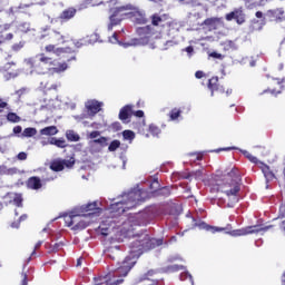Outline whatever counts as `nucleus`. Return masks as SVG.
<instances>
[{
  "label": "nucleus",
  "instance_id": "obj_1",
  "mask_svg": "<svg viewBox=\"0 0 285 285\" xmlns=\"http://www.w3.org/2000/svg\"><path fill=\"white\" fill-rule=\"evenodd\" d=\"M164 240L161 238H150L148 235L144 236L141 240L135 243L131 255L127 256L122 264L114 272L108 275L96 279L95 285H119L124 284V278L135 264H137V258L141 255V250H151V248H157L161 246Z\"/></svg>",
  "mask_w": 285,
  "mask_h": 285
},
{
  "label": "nucleus",
  "instance_id": "obj_2",
  "mask_svg": "<svg viewBox=\"0 0 285 285\" xmlns=\"http://www.w3.org/2000/svg\"><path fill=\"white\" fill-rule=\"evenodd\" d=\"M27 75H47V72H66L68 63L58 62L46 53H39L32 58L24 59Z\"/></svg>",
  "mask_w": 285,
  "mask_h": 285
},
{
  "label": "nucleus",
  "instance_id": "obj_3",
  "mask_svg": "<svg viewBox=\"0 0 285 285\" xmlns=\"http://www.w3.org/2000/svg\"><path fill=\"white\" fill-rule=\"evenodd\" d=\"M144 199H146V193L139 188H134L122 196V200L111 204L109 213H111V217H117L126 213V210L135 208V206H137L139 202H144Z\"/></svg>",
  "mask_w": 285,
  "mask_h": 285
},
{
  "label": "nucleus",
  "instance_id": "obj_4",
  "mask_svg": "<svg viewBox=\"0 0 285 285\" xmlns=\"http://www.w3.org/2000/svg\"><path fill=\"white\" fill-rule=\"evenodd\" d=\"M226 179V183H216V190L226 194V196L232 200L229 207L233 208V204H237V202H239L237 193H239L240 190L239 184L242 181V178L239 177L237 169L233 168L230 173H228Z\"/></svg>",
  "mask_w": 285,
  "mask_h": 285
},
{
  "label": "nucleus",
  "instance_id": "obj_5",
  "mask_svg": "<svg viewBox=\"0 0 285 285\" xmlns=\"http://www.w3.org/2000/svg\"><path fill=\"white\" fill-rule=\"evenodd\" d=\"M135 226H137V220L135 217H129L126 222L121 224V226L116 225L115 220L108 218L102 222L99 226L101 235H110V233H115V230H120L121 235H128L130 230H135Z\"/></svg>",
  "mask_w": 285,
  "mask_h": 285
},
{
  "label": "nucleus",
  "instance_id": "obj_6",
  "mask_svg": "<svg viewBox=\"0 0 285 285\" xmlns=\"http://www.w3.org/2000/svg\"><path fill=\"white\" fill-rule=\"evenodd\" d=\"M117 14H124L134 19L136 23H146V13L141 11L138 7L132 4H126L117 8Z\"/></svg>",
  "mask_w": 285,
  "mask_h": 285
},
{
  "label": "nucleus",
  "instance_id": "obj_7",
  "mask_svg": "<svg viewBox=\"0 0 285 285\" xmlns=\"http://www.w3.org/2000/svg\"><path fill=\"white\" fill-rule=\"evenodd\" d=\"M272 226H249L240 229H234L232 232H227V235H230L232 237H244V235H253L257 233H262L264 235L266 230H271Z\"/></svg>",
  "mask_w": 285,
  "mask_h": 285
},
{
  "label": "nucleus",
  "instance_id": "obj_8",
  "mask_svg": "<svg viewBox=\"0 0 285 285\" xmlns=\"http://www.w3.org/2000/svg\"><path fill=\"white\" fill-rule=\"evenodd\" d=\"M75 166V158H69V159H58L51 163V170H55L56 173H60V170H63V168H72Z\"/></svg>",
  "mask_w": 285,
  "mask_h": 285
},
{
  "label": "nucleus",
  "instance_id": "obj_9",
  "mask_svg": "<svg viewBox=\"0 0 285 285\" xmlns=\"http://www.w3.org/2000/svg\"><path fill=\"white\" fill-rule=\"evenodd\" d=\"M101 203L94 202L81 207L82 213H88V217H99V213H101V207H99Z\"/></svg>",
  "mask_w": 285,
  "mask_h": 285
},
{
  "label": "nucleus",
  "instance_id": "obj_10",
  "mask_svg": "<svg viewBox=\"0 0 285 285\" xmlns=\"http://www.w3.org/2000/svg\"><path fill=\"white\" fill-rule=\"evenodd\" d=\"M233 19L242 26L244 21H246V17L244 16V10L242 8L235 9L234 11L226 14L227 21H233Z\"/></svg>",
  "mask_w": 285,
  "mask_h": 285
},
{
  "label": "nucleus",
  "instance_id": "obj_11",
  "mask_svg": "<svg viewBox=\"0 0 285 285\" xmlns=\"http://www.w3.org/2000/svg\"><path fill=\"white\" fill-rule=\"evenodd\" d=\"M45 51L48 52V55H56V57H61L62 55L72 52V49L70 47L59 48L55 45H47L45 47Z\"/></svg>",
  "mask_w": 285,
  "mask_h": 285
},
{
  "label": "nucleus",
  "instance_id": "obj_12",
  "mask_svg": "<svg viewBox=\"0 0 285 285\" xmlns=\"http://www.w3.org/2000/svg\"><path fill=\"white\" fill-rule=\"evenodd\" d=\"M85 106L87 108L88 115H90V117H95L97 112L101 111V106H104V102L92 99L88 100Z\"/></svg>",
  "mask_w": 285,
  "mask_h": 285
},
{
  "label": "nucleus",
  "instance_id": "obj_13",
  "mask_svg": "<svg viewBox=\"0 0 285 285\" xmlns=\"http://www.w3.org/2000/svg\"><path fill=\"white\" fill-rule=\"evenodd\" d=\"M132 105H126L125 107H122L119 112V119L121 121H128L130 115H132Z\"/></svg>",
  "mask_w": 285,
  "mask_h": 285
},
{
  "label": "nucleus",
  "instance_id": "obj_14",
  "mask_svg": "<svg viewBox=\"0 0 285 285\" xmlns=\"http://www.w3.org/2000/svg\"><path fill=\"white\" fill-rule=\"evenodd\" d=\"M81 216L82 215H75V214H70V215H66L65 216V223L67 224V226L69 227V228H73V226L76 225V224H79V220L81 219Z\"/></svg>",
  "mask_w": 285,
  "mask_h": 285
},
{
  "label": "nucleus",
  "instance_id": "obj_15",
  "mask_svg": "<svg viewBox=\"0 0 285 285\" xmlns=\"http://www.w3.org/2000/svg\"><path fill=\"white\" fill-rule=\"evenodd\" d=\"M196 226H198L200 228V230H207V232L213 233V234L223 233V230H224V227L210 226V225H208L204 222L196 224Z\"/></svg>",
  "mask_w": 285,
  "mask_h": 285
},
{
  "label": "nucleus",
  "instance_id": "obj_16",
  "mask_svg": "<svg viewBox=\"0 0 285 285\" xmlns=\"http://www.w3.org/2000/svg\"><path fill=\"white\" fill-rule=\"evenodd\" d=\"M219 23V20L215 18H208L204 21V29L205 30H217V26Z\"/></svg>",
  "mask_w": 285,
  "mask_h": 285
},
{
  "label": "nucleus",
  "instance_id": "obj_17",
  "mask_svg": "<svg viewBox=\"0 0 285 285\" xmlns=\"http://www.w3.org/2000/svg\"><path fill=\"white\" fill-rule=\"evenodd\" d=\"M50 39L52 43H66V40L68 39V37L59 33L58 31H53L50 35Z\"/></svg>",
  "mask_w": 285,
  "mask_h": 285
},
{
  "label": "nucleus",
  "instance_id": "obj_18",
  "mask_svg": "<svg viewBox=\"0 0 285 285\" xmlns=\"http://www.w3.org/2000/svg\"><path fill=\"white\" fill-rule=\"evenodd\" d=\"M27 186L28 188H31V190H39V188H41V179H39V177H31L29 178Z\"/></svg>",
  "mask_w": 285,
  "mask_h": 285
},
{
  "label": "nucleus",
  "instance_id": "obj_19",
  "mask_svg": "<svg viewBox=\"0 0 285 285\" xmlns=\"http://www.w3.org/2000/svg\"><path fill=\"white\" fill-rule=\"evenodd\" d=\"M75 14H77V10L75 8H69L62 11L60 19H62V21H70Z\"/></svg>",
  "mask_w": 285,
  "mask_h": 285
},
{
  "label": "nucleus",
  "instance_id": "obj_20",
  "mask_svg": "<svg viewBox=\"0 0 285 285\" xmlns=\"http://www.w3.org/2000/svg\"><path fill=\"white\" fill-rule=\"evenodd\" d=\"M148 43V36L145 38H140V39H134L127 43H124V48H130V46H144Z\"/></svg>",
  "mask_w": 285,
  "mask_h": 285
},
{
  "label": "nucleus",
  "instance_id": "obj_21",
  "mask_svg": "<svg viewBox=\"0 0 285 285\" xmlns=\"http://www.w3.org/2000/svg\"><path fill=\"white\" fill-rule=\"evenodd\" d=\"M106 255L107 257H110V259H117V257L121 255V252L119 250V247L114 246L107 249Z\"/></svg>",
  "mask_w": 285,
  "mask_h": 285
},
{
  "label": "nucleus",
  "instance_id": "obj_22",
  "mask_svg": "<svg viewBox=\"0 0 285 285\" xmlns=\"http://www.w3.org/2000/svg\"><path fill=\"white\" fill-rule=\"evenodd\" d=\"M57 132H59V130L55 126H49L40 130V135H45L47 137L57 135Z\"/></svg>",
  "mask_w": 285,
  "mask_h": 285
},
{
  "label": "nucleus",
  "instance_id": "obj_23",
  "mask_svg": "<svg viewBox=\"0 0 285 285\" xmlns=\"http://www.w3.org/2000/svg\"><path fill=\"white\" fill-rule=\"evenodd\" d=\"M262 170H263L266 181H272V179H275V174H273V171H271V168L268 166L264 165L262 167Z\"/></svg>",
  "mask_w": 285,
  "mask_h": 285
},
{
  "label": "nucleus",
  "instance_id": "obj_24",
  "mask_svg": "<svg viewBox=\"0 0 285 285\" xmlns=\"http://www.w3.org/2000/svg\"><path fill=\"white\" fill-rule=\"evenodd\" d=\"M88 227V223L83 220V216H80L79 222L72 227V230H83Z\"/></svg>",
  "mask_w": 285,
  "mask_h": 285
},
{
  "label": "nucleus",
  "instance_id": "obj_25",
  "mask_svg": "<svg viewBox=\"0 0 285 285\" xmlns=\"http://www.w3.org/2000/svg\"><path fill=\"white\" fill-rule=\"evenodd\" d=\"M148 131L153 137H159L161 135V129L155 124L149 125Z\"/></svg>",
  "mask_w": 285,
  "mask_h": 285
},
{
  "label": "nucleus",
  "instance_id": "obj_26",
  "mask_svg": "<svg viewBox=\"0 0 285 285\" xmlns=\"http://www.w3.org/2000/svg\"><path fill=\"white\" fill-rule=\"evenodd\" d=\"M217 81L218 78H212L208 80V88L212 91V97L215 95V90H219V88H217Z\"/></svg>",
  "mask_w": 285,
  "mask_h": 285
},
{
  "label": "nucleus",
  "instance_id": "obj_27",
  "mask_svg": "<svg viewBox=\"0 0 285 285\" xmlns=\"http://www.w3.org/2000/svg\"><path fill=\"white\" fill-rule=\"evenodd\" d=\"M179 117H181V109H179V108L171 109V111L169 112L170 120L177 121V119H179Z\"/></svg>",
  "mask_w": 285,
  "mask_h": 285
},
{
  "label": "nucleus",
  "instance_id": "obj_28",
  "mask_svg": "<svg viewBox=\"0 0 285 285\" xmlns=\"http://www.w3.org/2000/svg\"><path fill=\"white\" fill-rule=\"evenodd\" d=\"M122 137H124L125 141H129V144H132V140L135 139V131L125 130V131H122Z\"/></svg>",
  "mask_w": 285,
  "mask_h": 285
},
{
  "label": "nucleus",
  "instance_id": "obj_29",
  "mask_svg": "<svg viewBox=\"0 0 285 285\" xmlns=\"http://www.w3.org/2000/svg\"><path fill=\"white\" fill-rule=\"evenodd\" d=\"M66 137L68 141H79L80 139V137L78 136L77 132H75V130H67Z\"/></svg>",
  "mask_w": 285,
  "mask_h": 285
},
{
  "label": "nucleus",
  "instance_id": "obj_30",
  "mask_svg": "<svg viewBox=\"0 0 285 285\" xmlns=\"http://www.w3.org/2000/svg\"><path fill=\"white\" fill-rule=\"evenodd\" d=\"M121 19L117 18V14L110 16L108 30H112L114 26H118Z\"/></svg>",
  "mask_w": 285,
  "mask_h": 285
},
{
  "label": "nucleus",
  "instance_id": "obj_31",
  "mask_svg": "<svg viewBox=\"0 0 285 285\" xmlns=\"http://www.w3.org/2000/svg\"><path fill=\"white\" fill-rule=\"evenodd\" d=\"M107 141H108V139H106V137L99 136L97 139L91 140L90 145L95 146V144H98L99 146L104 147V146H107Z\"/></svg>",
  "mask_w": 285,
  "mask_h": 285
},
{
  "label": "nucleus",
  "instance_id": "obj_32",
  "mask_svg": "<svg viewBox=\"0 0 285 285\" xmlns=\"http://www.w3.org/2000/svg\"><path fill=\"white\" fill-rule=\"evenodd\" d=\"M151 23L153 26H161L164 23V17L159 14H154L151 17Z\"/></svg>",
  "mask_w": 285,
  "mask_h": 285
},
{
  "label": "nucleus",
  "instance_id": "obj_33",
  "mask_svg": "<svg viewBox=\"0 0 285 285\" xmlns=\"http://www.w3.org/2000/svg\"><path fill=\"white\" fill-rule=\"evenodd\" d=\"M35 135H37V129L32 127L26 128L22 132V137H35Z\"/></svg>",
  "mask_w": 285,
  "mask_h": 285
},
{
  "label": "nucleus",
  "instance_id": "obj_34",
  "mask_svg": "<svg viewBox=\"0 0 285 285\" xmlns=\"http://www.w3.org/2000/svg\"><path fill=\"white\" fill-rule=\"evenodd\" d=\"M153 275H155V271H149L148 273L146 274H142L140 277H138L136 279L137 283L139 282H145V279H150V277H153Z\"/></svg>",
  "mask_w": 285,
  "mask_h": 285
},
{
  "label": "nucleus",
  "instance_id": "obj_35",
  "mask_svg": "<svg viewBox=\"0 0 285 285\" xmlns=\"http://www.w3.org/2000/svg\"><path fill=\"white\" fill-rule=\"evenodd\" d=\"M7 119L8 121H12L13 124H19V121H21V118L14 112L8 114Z\"/></svg>",
  "mask_w": 285,
  "mask_h": 285
},
{
  "label": "nucleus",
  "instance_id": "obj_36",
  "mask_svg": "<svg viewBox=\"0 0 285 285\" xmlns=\"http://www.w3.org/2000/svg\"><path fill=\"white\" fill-rule=\"evenodd\" d=\"M242 153H243L244 157H246L248 160L252 161V164H258L259 160L257 159V157L253 156L247 150H243Z\"/></svg>",
  "mask_w": 285,
  "mask_h": 285
},
{
  "label": "nucleus",
  "instance_id": "obj_37",
  "mask_svg": "<svg viewBox=\"0 0 285 285\" xmlns=\"http://www.w3.org/2000/svg\"><path fill=\"white\" fill-rule=\"evenodd\" d=\"M121 146V142L119 140H112L108 147V150L110 153H115V150H117V148H119Z\"/></svg>",
  "mask_w": 285,
  "mask_h": 285
},
{
  "label": "nucleus",
  "instance_id": "obj_38",
  "mask_svg": "<svg viewBox=\"0 0 285 285\" xmlns=\"http://www.w3.org/2000/svg\"><path fill=\"white\" fill-rule=\"evenodd\" d=\"M190 281L191 285H195V281L193 279V275H190V273L188 272H184L180 274V279L184 282V279H188Z\"/></svg>",
  "mask_w": 285,
  "mask_h": 285
},
{
  "label": "nucleus",
  "instance_id": "obj_39",
  "mask_svg": "<svg viewBox=\"0 0 285 285\" xmlns=\"http://www.w3.org/2000/svg\"><path fill=\"white\" fill-rule=\"evenodd\" d=\"M21 202H23V198L21 197L20 194H14L13 195V204L18 206V208H21Z\"/></svg>",
  "mask_w": 285,
  "mask_h": 285
},
{
  "label": "nucleus",
  "instance_id": "obj_40",
  "mask_svg": "<svg viewBox=\"0 0 285 285\" xmlns=\"http://www.w3.org/2000/svg\"><path fill=\"white\" fill-rule=\"evenodd\" d=\"M88 43H97L99 41V35L92 33L89 38L85 39Z\"/></svg>",
  "mask_w": 285,
  "mask_h": 285
},
{
  "label": "nucleus",
  "instance_id": "obj_41",
  "mask_svg": "<svg viewBox=\"0 0 285 285\" xmlns=\"http://www.w3.org/2000/svg\"><path fill=\"white\" fill-rule=\"evenodd\" d=\"M41 90H57V85H51L48 87V82H40Z\"/></svg>",
  "mask_w": 285,
  "mask_h": 285
},
{
  "label": "nucleus",
  "instance_id": "obj_42",
  "mask_svg": "<svg viewBox=\"0 0 285 285\" xmlns=\"http://www.w3.org/2000/svg\"><path fill=\"white\" fill-rule=\"evenodd\" d=\"M92 1L95 0H83L80 4L81 10H86V8H90V6L94 8Z\"/></svg>",
  "mask_w": 285,
  "mask_h": 285
},
{
  "label": "nucleus",
  "instance_id": "obj_43",
  "mask_svg": "<svg viewBox=\"0 0 285 285\" xmlns=\"http://www.w3.org/2000/svg\"><path fill=\"white\" fill-rule=\"evenodd\" d=\"M181 268H184V266H179V265H171L167 268V271L169 273H177V271H181Z\"/></svg>",
  "mask_w": 285,
  "mask_h": 285
},
{
  "label": "nucleus",
  "instance_id": "obj_44",
  "mask_svg": "<svg viewBox=\"0 0 285 285\" xmlns=\"http://www.w3.org/2000/svg\"><path fill=\"white\" fill-rule=\"evenodd\" d=\"M57 148H66V146H68V144H66V139L63 138H59L56 142Z\"/></svg>",
  "mask_w": 285,
  "mask_h": 285
},
{
  "label": "nucleus",
  "instance_id": "obj_45",
  "mask_svg": "<svg viewBox=\"0 0 285 285\" xmlns=\"http://www.w3.org/2000/svg\"><path fill=\"white\" fill-rule=\"evenodd\" d=\"M20 285H28V273L22 272L21 273V283Z\"/></svg>",
  "mask_w": 285,
  "mask_h": 285
},
{
  "label": "nucleus",
  "instance_id": "obj_46",
  "mask_svg": "<svg viewBox=\"0 0 285 285\" xmlns=\"http://www.w3.org/2000/svg\"><path fill=\"white\" fill-rule=\"evenodd\" d=\"M101 137V132H99V131H91L90 134H89V139H99Z\"/></svg>",
  "mask_w": 285,
  "mask_h": 285
},
{
  "label": "nucleus",
  "instance_id": "obj_47",
  "mask_svg": "<svg viewBox=\"0 0 285 285\" xmlns=\"http://www.w3.org/2000/svg\"><path fill=\"white\" fill-rule=\"evenodd\" d=\"M185 52H187V57L190 59V57H193V55H195V49L193 47H187L184 49Z\"/></svg>",
  "mask_w": 285,
  "mask_h": 285
},
{
  "label": "nucleus",
  "instance_id": "obj_48",
  "mask_svg": "<svg viewBox=\"0 0 285 285\" xmlns=\"http://www.w3.org/2000/svg\"><path fill=\"white\" fill-rule=\"evenodd\" d=\"M17 159H19V161H26L28 159V154L21 151L17 155Z\"/></svg>",
  "mask_w": 285,
  "mask_h": 285
},
{
  "label": "nucleus",
  "instance_id": "obj_49",
  "mask_svg": "<svg viewBox=\"0 0 285 285\" xmlns=\"http://www.w3.org/2000/svg\"><path fill=\"white\" fill-rule=\"evenodd\" d=\"M21 173L17 167L8 168L7 175H19Z\"/></svg>",
  "mask_w": 285,
  "mask_h": 285
},
{
  "label": "nucleus",
  "instance_id": "obj_50",
  "mask_svg": "<svg viewBox=\"0 0 285 285\" xmlns=\"http://www.w3.org/2000/svg\"><path fill=\"white\" fill-rule=\"evenodd\" d=\"M110 43H119L121 46V42L119 39H117V33H114L112 37L109 38Z\"/></svg>",
  "mask_w": 285,
  "mask_h": 285
},
{
  "label": "nucleus",
  "instance_id": "obj_51",
  "mask_svg": "<svg viewBox=\"0 0 285 285\" xmlns=\"http://www.w3.org/2000/svg\"><path fill=\"white\" fill-rule=\"evenodd\" d=\"M76 48H81V46H88V42L85 40H78L76 42H73Z\"/></svg>",
  "mask_w": 285,
  "mask_h": 285
},
{
  "label": "nucleus",
  "instance_id": "obj_52",
  "mask_svg": "<svg viewBox=\"0 0 285 285\" xmlns=\"http://www.w3.org/2000/svg\"><path fill=\"white\" fill-rule=\"evenodd\" d=\"M8 175V166L0 165V176Z\"/></svg>",
  "mask_w": 285,
  "mask_h": 285
},
{
  "label": "nucleus",
  "instance_id": "obj_53",
  "mask_svg": "<svg viewBox=\"0 0 285 285\" xmlns=\"http://www.w3.org/2000/svg\"><path fill=\"white\" fill-rule=\"evenodd\" d=\"M209 57H213L214 59H224V56H222V53L218 52H212L209 53Z\"/></svg>",
  "mask_w": 285,
  "mask_h": 285
},
{
  "label": "nucleus",
  "instance_id": "obj_54",
  "mask_svg": "<svg viewBox=\"0 0 285 285\" xmlns=\"http://www.w3.org/2000/svg\"><path fill=\"white\" fill-rule=\"evenodd\" d=\"M202 175H204V170H202V169L196 170L194 173V177H196V179H202Z\"/></svg>",
  "mask_w": 285,
  "mask_h": 285
},
{
  "label": "nucleus",
  "instance_id": "obj_55",
  "mask_svg": "<svg viewBox=\"0 0 285 285\" xmlns=\"http://www.w3.org/2000/svg\"><path fill=\"white\" fill-rule=\"evenodd\" d=\"M279 219H284V217H285V206H282L281 208H279Z\"/></svg>",
  "mask_w": 285,
  "mask_h": 285
},
{
  "label": "nucleus",
  "instance_id": "obj_56",
  "mask_svg": "<svg viewBox=\"0 0 285 285\" xmlns=\"http://www.w3.org/2000/svg\"><path fill=\"white\" fill-rule=\"evenodd\" d=\"M274 14H275V17H279V14L281 16L284 14V9L279 8V9L274 10Z\"/></svg>",
  "mask_w": 285,
  "mask_h": 285
},
{
  "label": "nucleus",
  "instance_id": "obj_57",
  "mask_svg": "<svg viewBox=\"0 0 285 285\" xmlns=\"http://www.w3.org/2000/svg\"><path fill=\"white\" fill-rule=\"evenodd\" d=\"M21 130H22L21 126H17L13 128L14 135H21Z\"/></svg>",
  "mask_w": 285,
  "mask_h": 285
},
{
  "label": "nucleus",
  "instance_id": "obj_58",
  "mask_svg": "<svg viewBox=\"0 0 285 285\" xmlns=\"http://www.w3.org/2000/svg\"><path fill=\"white\" fill-rule=\"evenodd\" d=\"M195 77H196V79L204 78V71H196Z\"/></svg>",
  "mask_w": 285,
  "mask_h": 285
},
{
  "label": "nucleus",
  "instance_id": "obj_59",
  "mask_svg": "<svg viewBox=\"0 0 285 285\" xmlns=\"http://www.w3.org/2000/svg\"><path fill=\"white\" fill-rule=\"evenodd\" d=\"M92 3H94V8L97 7V6H104V0H100V1L99 0H94Z\"/></svg>",
  "mask_w": 285,
  "mask_h": 285
},
{
  "label": "nucleus",
  "instance_id": "obj_60",
  "mask_svg": "<svg viewBox=\"0 0 285 285\" xmlns=\"http://www.w3.org/2000/svg\"><path fill=\"white\" fill-rule=\"evenodd\" d=\"M59 140V138H50L49 139V144L51 145V146H57V141Z\"/></svg>",
  "mask_w": 285,
  "mask_h": 285
},
{
  "label": "nucleus",
  "instance_id": "obj_61",
  "mask_svg": "<svg viewBox=\"0 0 285 285\" xmlns=\"http://www.w3.org/2000/svg\"><path fill=\"white\" fill-rule=\"evenodd\" d=\"M148 30H149V27H144V28H140V29L138 30V33H139V35H144V32H148Z\"/></svg>",
  "mask_w": 285,
  "mask_h": 285
},
{
  "label": "nucleus",
  "instance_id": "obj_62",
  "mask_svg": "<svg viewBox=\"0 0 285 285\" xmlns=\"http://www.w3.org/2000/svg\"><path fill=\"white\" fill-rule=\"evenodd\" d=\"M256 19H264V13L262 11H257L255 13Z\"/></svg>",
  "mask_w": 285,
  "mask_h": 285
},
{
  "label": "nucleus",
  "instance_id": "obj_63",
  "mask_svg": "<svg viewBox=\"0 0 285 285\" xmlns=\"http://www.w3.org/2000/svg\"><path fill=\"white\" fill-rule=\"evenodd\" d=\"M134 115H135V117L141 118V117H144V111L138 110V111L134 112Z\"/></svg>",
  "mask_w": 285,
  "mask_h": 285
},
{
  "label": "nucleus",
  "instance_id": "obj_64",
  "mask_svg": "<svg viewBox=\"0 0 285 285\" xmlns=\"http://www.w3.org/2000/svg\"><path fill=\"white\" fill-rule=\"evenodd\" d=\"M282 285H285V272L283 273V276H282Z\"/></svg>",
  "mask_w": 285,
  "mask_h": 285
}]
</instances>
